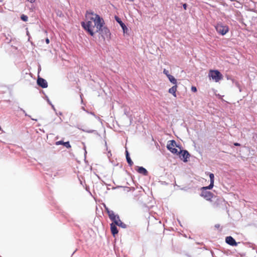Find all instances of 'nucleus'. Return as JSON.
Wrapping results in <instances>:
<instances>
[{"label":"nucleus","mask_w":257,"mask_h":257,"mask_svg":"<svg viewBox=\"0 0 257 257\" xmlns=\"http://www.w3.org/2000/svg\"><path fill=\"white\" fill-rule=\"evenodd\" d=\"M163 73L167 76V77H168V76L169 75H171L170 74H169V71L166 70V69H164V70H163Z\"/></svg>","instance_id":"nucleus-22"},{"label":"nucleus","mask_w":257,"mask_h":257,"mask_svg":"<svg viewBox=\"0 0 257 257\" xmlns=\"http://www.w3.org/2000/svg\"><path fill=\"white\" fill-rule=\"evenodd\" d=\"M171 152H172L173 154L179 155V151L178 150V149H176L175 148H173L170 151Z\"/></svg>","instance_id":"nucleus-20"},{"label":"nucleus","mask_w":257,"mask_h":257,"mask_svg":"<svg viewBox=\"0 0 257 257\" xmlns=\"http://www.w3.org/2000/svg\"><path fill=\"white\" fill-rule=\"evenodd\" d=\"M64 142L62 141H58L56 142V145H63Z\"/></svg>","instance_id":"nucleus-23"},{"label":"nucleus","mask_w":257,"mask_h":257,"mask_svg":"<svg viewBox=\"0 0 257 257\" xmlns=\"http://www.w3.org/2000/svg\"><path fill=\"white\" fill-rule=\"evenodd\" d=\"M191 90L193 92H196L197 91V88H196V87L195 86H192Z\"/></svg>","instance_id":"nucleus-24"},{"label":"nucleus","mask_w":257,"mask_h":257,"mask_svg":"<svg viewBox=\"0 0 257 257\" xmlns=\"http://www.w3.org/2000/svg\"><path fill=\"white\" fill-rule=\"evenodd\" d=\"M115 20L120 25L121 28L123 30V33H125L127 30V28L125 24L121 21L120 19L117 16L115 17Z\"/></svg>","instance_id":"nucleus-12"},{"label":"nucleus","mask_w":257,"mask_h":257,"mask_svg":"<svg viewBox=\"0 0 257 257\" xmlns=\"http://www.w3.org/2000/svg\"><path fill=\"white\" fill-rule=\"evenodd\" d=\"M137 171L139 173L143 174L144 175H147V173H148V171H147V170L143 167H139L137 170Z\"/></svg>","instance_id":"nucleus-16"},{"label":"nucleus","mask_w":257,"mask_h":257,"mask_svg":"<svg viewBox=\"0 0 257 257\" xmlns=\"http://www.w3.org/2000/svg\"><path fill=\"white\" fill-rule=\"evenodd\" d=\"M225 241L227 244L231 246H236L237 245V243L235 241V239L230 236L226 237Z\"/></svg>","instance_id":"nucleus-10"},{"label":"nucleus","mask_w":257,"mask_h":257,"mask_svg":"<svg viewBox=\"0 0 257 257\" xmlns=\"http://www.w3.org/2000/svg\"><path fill=\"white\" fill-rule=\"evenodd\" d=\"M46 43H47V44H48L50 43V41H49V39L48 38H47V39H46Z\"/></svg>","instance_id":"nucleus-27"},{"label":"nucleus","mask_w":257,"mask_h":257,"mask_svg":"<svg viewBox=\"0 0 257 257\" xmlns=\"http://www.w3.org/2000/svg\"><path fill=\"white\" fill-rule=\"evenodd\" d=\"M215 227H219V224H218V225H215Z\"/></svg>","instance_id":"nucleus-29"},{"label":"nucleus","mask_w":257,"mask_h":257,"mask_svg":"<svg viewBox=\"0 0 257 257\" xmlns=\"http://www.w3.org/2000/svg\"><path fill=\"white\" fill-rule=\"evenodd\" d=\"M209 177L210 179V184L208 186L203 187L202 188V190L211 189L214 186V176L213 173L209 174Z\"/></svg>","instance_id":"nucleus-8"},{"label":"nucleus","mask_w":257,"mask_h":257,"mask_svg":"<svg viewBox=\"0 0 257 257\" xmlns=\"http://www.w3.org/2000/svg\"><path fill=\"white\" fill-rule=\"evenodd\" d=\"M168 78L170 80V81L174 85H177V80L175 78V77L172 75H169Z\"/></svg>","instance_id":"nucleus-18"},{"label":"nucleus","mask_w":257,"mask_h":257,"mask_svg":"<svg viewBox=\"0 0 257 257\" xmlns=\"http://www.w3.org/2000/svg\"><path fill=\"white\" fill-rule=\"evenodd\" d=\"M177 85H174L168 90L169 93L172 94L175 97H177L176 92L177 91Z\"/></svg>","instance_id":"nucleus-14"},{"label":"nucleus","mask_w":257,"mask_h":257,"mask_svg":"<svg viewBox=\"0 0 257 257\" xmlns=\"http://www.w3.org/2000/svg\"><path fill=\"white\" fill-rule=\"evenodd\" d=\"M215 29L218 34L222 36L225 35L229 31L228 27L222 23L217 24L215 26Z\"/></svg>","instance_id":"nucleus-5"},{"label":"nucleus","mask_w":257,"mask_h":257,"mask_svg":"<svg viewBox=\"0 0 257 257\" xmlns=\"http://www.w3.org/2000/svg\"><path fill=\"white\" fill-rule=\"evenodd\" d=\"M234 145L235 146H240V144H239V143H234Z\"/></svg>","instance_id":"nucleus-25"},{"label":"nucleus","mask_w":257,"mask_h":257,"mask_svg":"<svg viewBox=\"0 0 257 257\" xmlns=\"http://www.w3.org/2000/svg\"><path fill=\"white\" fill-rule=\"evenodd\" d=\"M85 17V21L81 22V26L92 36L94 35L98 29L105 25L103 18L91 10L86 12Z\"/></svg>","instance_id":"nucleus-1"},{"label":"nucleus","mask_w":257,"mask_h":257,"mask_svg":"<svg viewBox=\"0 0 257 257\" xmlns=\"http://www.w3.org/2000/svg\"><path fill=\"white\" fill-rule=\"evenodd\" d=\"M183 7L184 8V9L185 10H186V8H187V4H184L183 5Z\"/></svg>","instance_id":"nucleus-26"},{"label":"nucleus","mask_w":257,"mask_h":257,"mask_svg":"<svg viewBox=\"0 0 257 257\" xmlns=\"http://www.w3.org/2000/svg\"><path fill=\"white\" fill-rule=\"evenodd\" d=\"M105 210L108 214L109 219L113 221L115 225L122 227H125V224L120 220L118 215H115L113 211L109 210L108 208H105Z\"/></svg>","instance_id":"nucleus-2"},{"label":"nucleus","mask_w":257,"mask_h":257,"mask_svg":"<svg viewBox=\"0 0 257 257\" xmlns=\"http://www.w3.org/2000/svg\"><path fill=\"white\" fill-rule=\"evenodd\" d=\"M179 149V157L181 158V160H183L184 162H187V159L189 158L190 157L189 153L186 150H181L180 148Z\"/></svg>","instance_id":"nucleus-7"},{"label":"nucleus","mask_w":257,"mask_h":257,"mask_svg":"<svg viewBox=\"0 0 257 257\" xmlns=\"http://www.w3.org/2000/svg\"><path fill=\"white\" fill-rule=\"evenodd\" d=\"M208 76L209 78H211L216 82H219L223 79V75L217 70H210Z\"/></svg>","instance_id":"nucleus-4"},{"label":"nucleus","mask_w":257,"mask_h":257,"mask_svg":"<svg viewBox=\"0 0 257 257\" xmlns=\"http://www.w3.org/2000/svg\"><path fill=\"white\" fill-rule=\"evenodd\" d=\"M175 147H177V145L174 140H171L168 142L167 148L170 151Z\"/></svg>","instance_id":"nucleus-13"},{"label":"nucleus","mask_w":257,"mask_h":257,"mask_svg":"<svg viewBox=\"0 0 257 257\" xmlns=\"http://www.w3.org/2000/svg\"><path fill=\"white\" fill-rule=\"evenodd\" d=\"M205 191H202L201 196L205 198L206 200L212 202L211 200L212 198L214 197V194L210 191H206V190H204Z\"/></svg>","instance_id":"nucleus-6"},{"label":"nucleus","mask_w":257,"mask_h":257,"mask_svg":"<svg viewBox=\"0 0 257 257\" xmlns=\"http://www.w3.org/2000/svg\"><path fill=\"white\" fill-rule=\"evenodd\" d=\"M63 145L65 147H66L67 148H71V146H70L69 142H64Z\"/></svg>","instance_id":"nucleus-21"},{"label":"nucleus","mask_w":257,"mask_h":257,"mask_svg":"<svg viewBox=\"0 0 257 257\" xmlns=\"http://www.w3.org/2000/svg\"><path fill=\"white\" fill-rule=\"evenodd\" d=\"M125 154H126V159L127 163L128 164V165L130 166H133V162L132 161L131 158L130 157L128 152L127 150H126V151H125Z\"/></svg>","instance_id":"nucleus-17"},{"label":"nucleus","mask_w":257,"mask_h":257,"mask_svg":"<svg viewBox=\"0 0 257 257\" xmlns=\"http://www.w3.org/2000/svg\"><path fill=\"white\" fill-rule=\"evenodd\" d=\"M21 19L24 22H27L28 20V17L26 15L23 14L21 16Z\"/></svg>","instance_id":"nucleus-19"},{"label":"nucleus","mask_w":257,"mask_h":257,"mask_svg":"<svg viewBox=\"0 0 257 257\" xmlns=\"http://www.w3.org/2000/svg\"><path fill=\"white\" fill-rule=\"evenodd\" d=\"M213 198L215 199L212 203L213 207L215 208H218L220 207V205L222 202L221 199L219 198V197H217L216 196H214Z\"/></svg>","instance_id":"nucleus-11"},{"label":"nucleus","mask_w":257,"mask_h":257,"mask_svg":"<svg viewBox=\"0 0 257 257\" xmlns=\"http://www.w3.org/2000/svg\"><path fill=\"white\" fill-rule=\"evenodd\" d=\"M110 229L111 233L113 236H114L115 234H117L118 233V230L115 226V224H114L113 223L110 224Z\"/></svg>","instance_id":"nucleus-15"},{"label":"nucleus","mask_w":257,"mask_h":257,"mask_svg":"<svg viewBox=\"0 0 257 257\" xmlns=\"http://www.w3.org/2000/svg\"><path fill=\"white\" fill-rule=\"evenodd\" d=\"M129 1H131V2H133V1H134V0H129Z\"/></svg>","instance_id":"nucleus-30"},{"label":"nucleus","mask_w":257,"mask_h":257,"mask_svg":"<svg viewBox=\"0 0 257 257\" xmlns=\"http://www.w3.org/2000/svg\"><path fill=\"white\" fill-rule=\"evenodd\" d=\"M28 1H29V2H30L31 3H33L35 2L36 0H27Z\"/></svg>","instance_id":"nucleus-28"},{"label":"nucleus","mask_w":257,"mask_h":257,"mask_svg":"<svg viewBox=\"0 0 257 257\" xmlns=\"http://www.w3.org/2000/svg\"><path fill=\"white\" fill-rule=\"evenodd\" d=\"M37 83L38 85L43 88H47L48 87V83L46 80L42 78L38 77L37 79Z\"/></svg>","instance_id":"nucleus-9"},{"label":"nucleus","mask_w":257,"mask_h":257,"mask_svg":"<svg viewBox=\"0 0 257 257\" xmlns=\"http://www.w3.org/2000/svg\"><path fill=\"white\" fill-rule=\"evenodd\" d=\"M96 33H99L102 36L103 39H110L111 33L109 30L105 26V25H103L102 27H101L100 29H98L96 31Z\"/></svg>","instance_id":"nucleus-3"}]
</instances>
